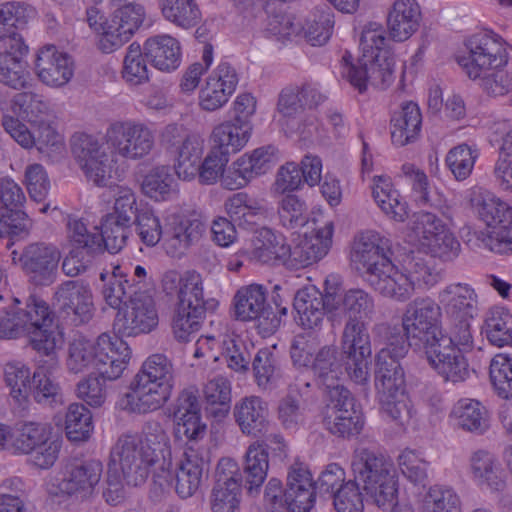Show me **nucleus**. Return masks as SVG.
<instances>
[{"label":"nucleus","mask_w":512,"mask_h":512,"mask_svg":"<svg viewBox=\"0 0 512 512\" xmlns=\"http://www.w3.org/2000/svg\"><path fill=\"white\" fill-rule=\"evenodd\" d=\"M471 204L480 218L486 223L487 230L512 221V208L492 193L477 189L472 192Z\"/></svg>","instance_id":"obj_42"},{"label":"nucleus","mask_w":512,"mask_h":512,"mask_svg":"<svg viewBox=\"0 0 512 512\" xmlns=\"http://www.w3.org/2000/svg\"><path fill=\"white\" fill-rule=\"evenodd\" d=\"M176 377L174 365L167 356H149L130 383L124 408L139 414L161 408L171 397Z\"/></svg>","instance_id":"obj_4"},{"label":"nucleus","mask_w":512,"mask_h":512,"mask_svg":"<svg viewBox=\"0 0 512 512\" xmlns=\"http://www.w3.org/2000/svg\"><path fill=\"white\" fill-rule=\"evenodd\" d=\"M404 270L414 288L431 287L441 279V272L433 264L432 257L408 256L404 260Z\"/></svg>","instance_id":"obj_57"},{"label":"nucleus","mask_w":512,"mask_h":512,"mask_svg":"<svg viewBox=\"0 0 512 512\" xmlns=\"http://www.w3.org/2000/svg\"><path fill=\"white\" fill-rule=\"evenodd\" d=\"M489 375L498 395L504 399L512 397V357L507 354L495 355L489 367Z\"/></svg>","instance_id":"obj_64"},{"label":"nucleus","mask_w":512,"mask_h":512,"mask_svg":"<svg viewBox=\"0 0 512 512\" xmlns=\"http://www.w3.org/2000/svg\"><path fill=\"white\" fill-rule=\"evenodd\" d=\"M28 53L24 39L12 42L0 52V83L14 90L30 86V73L23 60Z\"/></svg>","instance_id":"obj_29"},{"label":"nucleus","mask_w":512,"mask_h":512,"mask_svg":"<svg viewBox=\"0 0 512 512\" xmlns=\"http://www.w3.org/2000/svg\"><path fill=\"white\" fill-rule=\"evenodd\" d=\"M438 299L450 320L474 318L478 313V296L468 284H450L439 292Z\"/></svg>","instance_id":"obj_32"},{"label":"nucleus","mask_w":512,"mask_h":512,"mask_svg":"<svg viewBox=\"0 0 512 512\" xmlns=\"http://www.w3.org/2000/svg\"><path fill=\"white\" fill-rule=\"evenodd\" d=\"M20 311L24 333L29 335L32 348L39 355L54 353L58 334L51 329L53 316L49 305L37 296H30Z\"/></svg>","instance_id":"obj_14"},{"label":"nucleus","mask_w":512,"mask_h":512,"mask_svg":"<svg viewBox=\"0 0 512 512\" xmlns=\"http://www.w3.org/2000/svg\"><path fill=\"white\" fill-rule=\"evenodd\" d=\"M233 414L243 434L257 436L267 430L268 405L258 396H248L239 400L234 406Z\"/></svg>","instance_id":"obj_34"},{"label":"nucleus","mask_w":512,"mask_h":512,"mask_svg":"<svg viewBox=\"0 0 512 512\" xmlns=\"http://www.w3.org/2000/svg\"><path fill=\"white\" fill-rule=\"evenodd\" d=\"M34 14V9L24 2H6L0 4V44L5 48L12 42L23 40L15 29L24 26Z\"/></svg>","instance_id":"obj_41"},{"label":"nucleus","mask_w":512,"mask_h":512,"mask_svg":"<svg viewBox=\"0 0 512 512\" xmlns=\"http://www.w3.org/2000/svg\"><path fill=\"white\" fill-rule=\"evenodd\" d=\"M440 318L441 308L438 303L430 297H417L407 304L402 315L403 334L386 324L378 325L376 331L387 335L385 347L390 346L394 337L400 336L407 345V351L409 347L426 349L444 338Z\"/></svg>","instance_id":"obj_6"},{"label":"nucleus","mask_w":512,"mask_h":512,"mask_svg":"<svg viewBox=\"0 0 512 512\" xmlns=\"http://www.w3.org/2000/svg\"><path fill=\"white\" fill-rule=\"evenodd\" d=\"M467 48L468 55L459 57L458 63L470 79L479 80L483 90L492 96H503L512 91V77L503 69L508 54L498 35H474Z\"/></svg>","instance_id":"obj_2"},{"label":"nucleus","mask_w":512,"mask_h":512,"mask_svg":"<svg viewBox=\"0 0 512 512\" xmlns=\"http://www.w3.org/2000/svg\"><path fill=\"white\" fill-rule=\"evenodd\" d=\"M142 191L155 201H168L177 197L178 183L168 166H157L144 177Z\"/></svg>","instance_id":"obj_50"},{"label":"nucleus","mask_w":512,"mask_h":512,"mask_svg":"<svg viewBox=\"0 0 512 512\" xmlns=\"http://www.w3.org/2000/svg\"><path fill=\"white\" fill-rule=\"evenodd\" d=\"M266 296V288L260 284L239 288L233 297L235 319L243 322L256 321L257 327L263 333H274L280 326L281 317L267 304Z\"/></svg>","instance_id":"obj_13"},{"label":"nucleus","mask_w":512,"mask_h":512,"mask_svg":"<svg viewBox=\"0 0 512 512\" xmlns=\"http://www.w3.org/2000/svg\"><path fill=\"white\" fill-rule=\"evenodd\" d=\"M481 333L496 347L512 345V314L504 307L494 306L488 309Z\"/></svg>","instance_id":"obj_44"},{"label":"nucleus","mask_w":512,"mask_h":512,"mask_svg":"<svg viewBox=\"0 0 512 512\" xmlns=\"http://www.w3.org/2000/svg\"><path fill=\"white\" fill-rule=\"evenodd\" d=\"M453 412L457 426L465 431L483 434L489 428L487 410L477 400H459Z\"/></svg>","instance_id":"obj_53"},{"label":"nucleus","mask_w":512,"mask_h":512,"mask_svg":"<svg viewBox=\"0 0 512 512\" xmlns=\"http://www.w3.org/2000/svg\"><path fill=\"white\" fill-rule=\"evenodd\" d=\"M284 502L289 512H309L315 505L316 487L311 472L303 463L295 462L287 472Z\"/></svg>","instance_id":"obj_25"},{"label":"nucleus","mask_w":512,"mask_h":512,"mask_svg":"<svg viewBox=\"0 0 512 512\" xmlns=\"http://www.w3.org/2000/svg\"><path fill=\"white\" fill-rule=\"evenodd\" d=\"M252 370L259 388L270 389L280 377L277 357L268 348L260 349L253 361Z\"/></svg>","instance_id":"obj_62"},{"label":"nucleus","mask_w":512,"mask_h":512,"mask_svg":"<svg viewBox=\"0 0 512 512\" xmlns=\"http://www.w3.org/2000/svg\"><path fill=\"white\" fill-rule=\"evenodd\" d=\"M203 152V139L191 135L172 153L175 157L174 170L179 179L189 181L197 176Z\"/></svg>","instance_id":"obj_43"},{"label":"nucleus","mask_w":512,"mask_h":512,"mask_svg":"<svg viewBox=\"0 0 512 512\" xmlns=\"http://www.w3.org/2000/svg\"><path fill=\"white\" fill-rule=\"evenodd\" d=\"M111 461L119 463L123 479L128 485L134 487L144 484L151 469L156 464L162 463L154 451L143 446L139 435L130 434L119 437L111 450Z\"/></svg>","instance_id":"obj_8"},{"label":"nucleus","mask_w":512,"mask_h":512,"mask_svg":"<svg viewBox=\"0 0 512 512\" xmlns=\"http://www.w3.org/2000/svg\"><path fill=\"white\" fill-rule=\"evenodd\" d=\"M333 298L332 291L323 294L315 286H307L298 290L294 296L293 307L296 311V321L304 329H316L323 323L327 314L332 325H339L340 318H336V306L330 305Z\"/></svg>","instance_id":"obj_18"},{"label":"nucleus","mask_w":512,"mask_h":512,"mask_svg":"<svg viewBox=\"0 0 512 512\" xmlns=\"http://www.w3.org/2000/svg\"><path fill=\"white\" fill-rule=\"evenodd\" d=\"M60 259L59 249L46 242L30 243L21 252H11L12 262L20 266L35 286H49L56 281Z\"/></svg>","instance_id":"obj_11"},{"label":"nucleus","mask_w":512,"mask_h":512,"mask_svg":"<svg viewBox=\"0 0 512 512\" xmlns=\"http://www.w3.org/2000/svg\"><path fill=\"white\" fill-rule=\"evenodd\" d=\"M269 461L266 459L264 450L249 446L245 455L244 474L246 485L250 494L258 493L264 480L267 477Z\"/></svg>","instance_id":"obj_61"},{"label":"nucleus","mask_w":512,"mask_h":512,"mask_svg":"<svg viewBox=\"0 0 512 512\" xmlns=\"http://www.w3.org/2000/svg\"><path fill=\"white\" fill-rule=\"evenodd\" d=\"M12 111L37 126L52 122L53 111L42 96L33 92H20L11 100Z\"/></svg>","instance_id":"obj_47"},{"label":"nucleus","mask_w":512,"mask_h":512,"mask_svg":"<svg viewBox=\"0 0 512 512\" xmlns=\"http://www.w3.org/2000/svg\"><path fill=\"white\" fill-rule=\"evenodd\" d=\"M422 511L461 512L460 498L452 488L434 485L423 498Z\"/></svg>","instance_id":"obj_63"},{"label":"nucleus","mask_w":512,"mask_h":512,"mask_svg":"<svg viewBox=\"0 0 512 512\" xmlns=\"http://www.w3.org/2000/svg\"><path fill=\"white\" fill-rule=\"evenodd\" d=\"M392 340L389 347H383L377 353L375 387L382 411L404 426L412 417V405L405 392V375L400 364L407 354V345L400 336Z\"/></svg>","instance_id":"obj_3"},{"label":"nucleus","mask_w":512,"mask_h":512,"mask_svg":"<svg viewBox=\"0 0 512 512\" xmlns=\"http://www.w3.org/2000/svg\"><path fill=\"white\" fill-rule=\"evenodd\" d=\"M66 227L71 249L95 256L103 252L100 242L103 239L97 226H94L93 231H90L83 219L68 217Z\"/></svg>","instance_id":"obj_52"},{"label":"nucleus","mask_w":512,"mask_h":512,"mask_svg":"<svg viewBox=\"0 0 512 512\" xmlns=\"http://www.w3.org/2000/svg\"><path fill=\"white\" fill-rule=\"evenodd\" d=\"M372 195L381 210L391 219L403 222L408 213L406 203L400 199L398 191L392 189L390 179L375 176Z\"/></svg>","instance_id":"obj_51"},{"label":"nucleus","mask_w":512,"mask_h":512,"mask_svg":"<svg viewBox=\"0 0 512 512\" xmlns=\"http://www.w3.org/2000/svg\"><path fill=\"white\" fill-rule=\"evenodd\" d=\"M124 311L119 310L113 328L122 336L149 333L158 324V315L152 296L142 289L135 290Z\"/></svg>","instance_id":"obj_16"},{"label":"nucleus","mask_w":512,"mask_h":512,"mask_svg":"<svg viewBox=\"0 0 512 512\" xmlns=\"http://www.w3.org/2000/svg\"><path fill=\"white\" fill-rule=\"evenodd\" d=\"M251 243V256L257 261L265 264L275 262L286 264L289 245L281 234L262 227L255 232Z\"/></svg>","instance_id":"obj_39"},{"label":"nucleus","mask_w":512,"mask_h":512,"mask_svg":"<svg viewBox=\"0 0 512 512\" xmlns=\"http://www.w3.org/2000/svg\"><path fill=\"white\" fill-rule=\"evenodd\" d=\"M386 42L383 27L376 22L369 23L360 37L362 57L356 64L350 63L349 53L342 57L346 63L344 74L359 93L365 92L368 84L386 89L393 83L395 60L390 50L386 49Z\"/></svg>","instance_id":"obj_1"},{"label":"nucleus","mask_w":512,"mask_h":512,"mask_svg":"<svg viewBox=\"0 0 512 512\" xmlns=\"http://www.w3.org/2000/svg\"><path fill=\"white\" fill-rule=\"evenodd\" d=\"M92 429L91 412L83 404H70L65 419L67 438L73 442L85 441L89 438Z\"/></svg>","instance_id":"obj_60"},{"label":"nucleus","mask_w":512,"mask_h":512,"mask_svg":"<svg viewBox=\"0 0 512 512\" xmlns=\"http://www.w3.org/2000/svg\"><path fill=\"white\" fill-rule=\"evenodd\" d=\"M471 469L481 485L492 491H501L506 485L505 473L493 454L478 450L471 456Z\"/></svg>","instance_id":"obj_49"},{"label":"nucleus","mask_w":512,"mask_h":512,"mask_svg":"<svg viewBox=\"0 0 512 512\" xmlns=\"http://www.w3.org/2000/svg\"><path fill=\"white\" fill-rule=\"evenodd\" d=\"M422 115L418 105L412 101L403 102L391 117V139L397 146H405L419 136Z\"/></svg>","instance_id":"obj_35"},{"label":"nucleus","mask_w":512,"mask_h":512,"mask_svg":"<svg viewBox=\"0 0 512 512\" xmlns=\"http://www.w3.org/2000/svg\"><path fill=\"white\" fill-rule=\"evenodd\" d=\"M391 241L376 231L361 233L355 240L351 260L369 283V279L384 270L391 260Z\"/></svg>","instance_id":"obj_15"},{"label":"nucleus","mask_w":512,"mask_h":512,"mask_svg":"<svg viewBox=\"0 0 512 512\" xmlns=\"http://www.w3.org/2000/svg\"><path fill=\"white\" fill-rule=\"evenodd\" d=\"M207 302L203 297L202 278L195 271L185 273L180 280V289L178 291V303L176 310L189 312L194 317H203L206 312Z\"/></svg>","instance_id":"obj_46"},{"label":"nucleus","mask_w":512,"mask_h":512,"mask_svg":"<svg viewBox=\"0 0 512 512\" xmlns=\"http://www.w3.org/2000/svg\"><path fill=\"white\" fill-rule=\"evenodd\" d=\"M327 430L338 437L349 438L360 434L364 426L363 413L361 410L350 411L347 409L341 412L328 413L324 419Z\"/></svg>","instance_id":"obj_58"},{"label":"nucleus","mask_w":512,"mask_h":512,"mask_svg":"<svg viewBox=\"0 0 512 512\" xmlns=\"http://www.w3.org/2000/svg\"><path fill=\"white\" fill-rule=\"evenodd\" d=\"M142 49L147 61L160 71L171 72L181 64L180 43L168 34L149 37Z\"/></svg>","instance_id":"obj_33"},{"label":"nucleus","mask_w":512,"mask_h":512,"mask_svg":"<svg viewBox=\"0 0 512 512\" xmlns=\"http://www.w3.org/2000/svg\"><path fill=\"white\" fill-rule=\"evenodd\" d=\"M421 9L416 0H395L387 17L390 38L396 42L408 40L419 28Z\"/></svg>","instance_id":"obj_31"},{"label":"nucleus","mask_w":512,"mask_h":512,"mask_svg":"<svg viewBox=\"0 0 512 512\" xmlns=\"http://www.w3.org/2000/svg\"><path fill=\"white\" fill-rule=\"evenodd\" d=\"M330 303V305L336 306V318H339L341 313H347L348 317L364 321L371 319L375 313L373 296L360 288H352L342 294L333 291Z\"/></svg>","instance_id":"obj_40"},{"label":"nucleus","mask_w":512,"mask_h":512,"mask_svg":"<svg viewBox=\"0 0 512 512\" xmlns=\"http://www.w3.org/2000/svg\"><path fill=\"white\" fill-rule=\"evenodd\" d=\"M102 472L103 464L100 460H75L65 466L59 489L69 496L86 499L93 495Z\"/></svg>","instance_id":"obj_22"},{"label":"nucleus","mask_w":512,"mask_h":512,"mask_svg":"<svg viewBox=\"0 0 512 512\" xmlns=\"http://www.w3.org/2000/svg\"><path fill=\"white\" fill-rule=\"evenodd\" d=\"M54 301L59 319L67 325L87 324L94 316L92 290L83 280H67L59 284L54 292Z\"/></svg>","instance_id":"obj_12"},{"label":"nucleus","mask_w":512,"mask_h":512,"mask_svg":"<svg viewBox=\"0 0 512 512\" xmlns=\"http://www.w3.org/2000/svg\"><path fill=\"white\" fill-rule=\"evenodd\" d=\"M369 284L381 295L398 302L407 301L415 290L405 271L398 270L393 263L388 264L378 274H374L369 279Z\"/></svg>","instance_id":"obj_37"},{"label":"nucleus","mask_w":512,"mask_h":512,"mask_svg":"<svg viewBox=\"0 0 512 512\" xmlns=\"http://www.w3.org/2000/svg\"><path fill=\"white\" fill-rule=\"evenodd\" d=\"M251 124L247 119L234 118L216 126L212 132V147L227 155L237 153L249 141Z\"/></svg>","instance_id":"obj_36"},{"label":"nucleus","mask_w":512,"mask_h":512,"mask_svg":"<svg viewBox=\"0 0 512 512\" xmlns=\"http://www.w3.org/2000/svg\"><path fill=\"white\" fill-rule=\"evenodd\" d=\"M206 231L205 223L196 214H173L164 226V249L172 257H180L197 245Z\"/></svg>","instance_id":"obj_20"},{"label":"nucleus","mask_w":512,"mask_h":512,"mask_svg":"<svg viewBox=\"0 0 512 512\" xmlns=\"http://www.w3.org/2000/svg\"><path fill=\"white\" fill-rule=\"evenodd\" d=\"M26 201L22 188L11 178H2L0 181V212L2 218L11 227L7 229L8 237L26 236L29 233L30 223L27 214L21 209Z\"/></svg>","instance_id":"obj_26"},{"label":"nucleus","mask_w":512,"mask_h":512,"mask_svg":"<svg viewBox=\"0 0 512 512\" xmlns=\"http://www.w3.org/2000/svg\"><path fill=\"white\" fill-rule=\"evenodd\" d=\"M351 469L353 481L363 484V489L379 508L388 510L397 505L398 481L388 457L368 448L356 449Z\"/></svg>","instance_id":"obj_5"},{"label":"nucleus","mask_w":512,"mask_h":512,"mask_svg":"<svg viewBox=\"0 0 512 512\" xmlns=\"http://www.w3.org/2000/svg\"><path fill=\"white\" fill-rule=\"evenodd\" d=\"M70 143L72 155L87 180L98 187L107 186L112 178V161L105 143L86 133H75Z\"/></svg>","instance_id":"obj_10"},{"label":"nucleus","mask_w":512,"mask_h":512,"mask_svg":"<svg viewBox=\"0 0 512 512\" xmlns=\"http://www.w3.org/2000/svg\"><path fill=\"white\" fill-rule=\"evenodd\" d=\"M98 372L108 380L118 379L131 359V349L119 337L103 333L98 336Z\"/></svg>","instance_id":"obj_28"},{"label":"nucleus","mask_w":512,"mask_h":512,"mask_svg":"<svg viewBox=\"0 0 512 512\" xmlns=\"http://www.w3.org/2000/svg\"><path fill=\"white\" fill-rule=\"evenodd\" d=\"M203 392L207 402V414L218 421L225 418L231 403V385L228 379L223 376L210 379Z\"/></svg>","instance_id":"obj_54"},{"label":"nucleus","mask_w":512,"mask_h":512,"mask_svg":"<svg viewBox=\"0 0 512 512\" xmlns=\"http://www.w3.org/2000/svg\"><path fill=\"white\" fill-rule=\"evenodd\" d=\"M35 73L46 86L59 88L65 86L74 75V62L71 56L59 51L54 45L39 49L35 63Z\"/></svg>","instance_id":"obj_24"},{"label":"nucleus","mask_w":512,"mask_h":512,"mask_svg":"<svg viewBox=\"0 0 512 512\" xmlns=\"http://www.w3.org/2000/svg\"><path fill=\"white\" fill-rule=\"evenodd\" d=\"M115 7L111 15V26L103 38H99V49L104 53H112L122 47L140 28L145 19V8L135 1L112 3Z\"/></svg>","instance_id":"obj_17"},{"label":"nucleus","mask_w":512,"mask_h":512,"mask_svg":"<svg viewBox=\"0 0 512 512\" xmlns=\"http://www.w3.org/2000/svg\"><path fill=\"white\" fill-rule=\"evenodd\" d=\"M333 224L328 222L313 237L301 239L293 248L289 246L286 264L307 267L322 259L332 244Z\"/></svg>","instance_id":"obj_30"},{"label":"nucleus","mask_w":512,"mask_h":512,"mask_svg":"<svg viewBox=\"0 0 512 512\" xmlns=\"http://www.w3.org/2000/svg\"><path fill=\"white\" fill-rule=\"evenodd\" d=\"M345 372L356 384L365 386L369 380V359L372 354L370 336L364 321L348 317L341 336Z\"/></svg>","instance_id":"obj_9"},{"label":"nucleus","mask_w":512,"mask_h":512,"mask_svg":"<svg viewBox=\"0 0 512 512\" xmlns=\"http://www.w3.org/2000/svg\"><path fill=\"white\" fill-rule=\"evenodd\" d=\"M98 338L95 342L87 339H74L68 347L66 361L69 372L78 374L90 368L98 370Z\"/></svg>","instance_id":"obj_56"},{"label":"nucleus","mask_w":512,"mask_h":512,"mask_svg":"<svg viewBox=\"0 0 512 512\" xmlns=\"http://www.w3.org/2000/svg\"><path fill=\"white\" fill-rule=\"evenodd\" d=\"M142 47L134 42L129 45L123 60L122 78L130 86H138L149 81V69Z\"/></svg>","instance_id":"obj_59"},{"label":"nucleus","mask_w":512,"mask_h":512,"mask_svg":"<svg viewBox=\"0 0 512 512\" xmlns=\"http://www.w3.org/2000/svg\"><path fill=\"white\" fill-rule=\"evenodd\" d=\"M424 351L429 364L445 381L458 383L469 377V365L461 348L450 346L448 339L440 338Z\"/></svg>","instance_id":"obj_23"},{"label":"nucleus","mask_w":512,"mask_h":512,"mask_svg":"<svg viewBox=\"0 0 512 512\" xmlns=\"http://www.w3.org/2000/svg\"><path fill=\"white\" fill-rule=\"evenodd\" d=\"M43 355H40L42 357ZM47 359L38 360V367L33 373L29 395L40 405L54 408L64 403V395L53 373L58 368L56 351L44 355Z\"/></svg>","instance_id":"obj_27"},{"label":"nucleus","mask_w":512,"mask_h":512,"mask_svg":"<svg viewBox=\"0 0 512 512\" xmlns=\"http://www.w3.org/2000/svg\"><path fill=\"white\" fill-rule=\"evenodd\" d=\"M414 231L432 258L448 261L458 256L459 241L434 214L420 213L414 222Z\"/></svg>","instance_id":"obj_19"},{"label":"nucleus","mask_w":512,"mask_h":512,"mask_svg":"<svg viewBox=\"0 0 512 512\" xmlns=\"http://www.w3.org/2000/svg\"><path fill=\"white\" fill-rule=\"evenodd\" d=\"M105 141L112 155L137 161L152 152L155 134L149 125L141 121H115L107 128Z\"/></svg>","instance_id":"obj_7"},{"label":"nucleus","mask_w":512,"mask_h":512,"mask_svg":"<svg viewBox=\"0 0 512 512\" xmlns=\"http://www.w3.org/2000/svg\"><path fill=\"white\" fill-rule=\"evenodd\" d=\"M163 18L181 29L196 27L202 20L197 0H158Z\"/></svg>","instance_id":"obj_45"},{"label":"nucleus","mask_w":512,"mask_h":512,"mask_svg":"<svg viewBox=\"0 0 512 512\" xmlns=\"http://www.w3.org/2000/svg\"><path fill=\"white\" fill-rule=\"evenodd\" d=\"M52 434V427L47 423L27 421L15 427V442L12 453L26 455Z\"/></svg>","instance_id":"obj_55"},{"label":"nucleus","mask_w":512,"mask_h":512,"mask_svg":"<svg viewBox=\"0 0 512 512\" xmlns=\"http://www.w3.org/2000/svg\"><path fill=\"white\" fill-rule=\"evenodd\" d=\"M311 368L318 385L326 388L339 381L345 371V361L335 347L324 346L315 355Z\"/></svg>","instance_id":"obj_48"},{"label":"nucleus","mask_w":512,"mask_h":512,"mask_svg":"<svg viewBox=\"0 0 512 512\" xmlns=\"http://www.w3.org/2000/svg\"><path fill=\"white\" fill-rule=\"evenodd\" d=\"M140 437L142 438L143 446L149 447V450L154 451L156 456L162 461L160 467L165 475L157 477L159 479V487L163 492L170 486L171 448L169 437L162 424L155 420H150L144 424L142 436Z\"/></svg>","instance_id":"obj_38"},{"label":"nucleus","mask_w":512,"mask_h":512,"mask_svg":"<svg viewBox=\"0 0 512 512\" xmlns=\"http://www.w3.org/2000/svg\"><path fill=\"white\" fill-rule=\"evenodd\" d=\"M209 467L210 453L206 447L187 446L175 474V491L179 497H191L199 489Z\"/></svg>","instance_id":"obj_21"}]
</instances>
